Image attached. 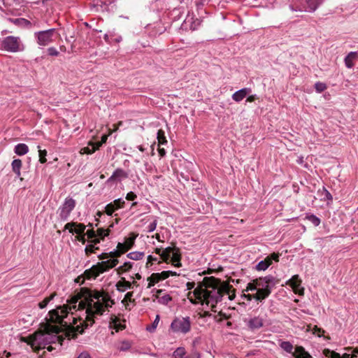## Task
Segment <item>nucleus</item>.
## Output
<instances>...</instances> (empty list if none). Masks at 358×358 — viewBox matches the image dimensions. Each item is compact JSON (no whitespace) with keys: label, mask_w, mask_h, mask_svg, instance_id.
<instances>
[{"label":"nucleus","mask_w":358,"mask_h":358,"mask_svg":"<svg viewBox=\"0 0 358 358\" xmlns=\"http://www.w3.org/2000/svg\"><path fill=\"white\" fill-rule=\"evenodd\" d=\"M78 358H92L90 354L87 352H83L80 354Z\"/></svg>","instance_id":"nucleus-60"},{"label":"nucleus","mask_w":358,"mask_h":358,"mask_svg":"<svg viewBox=\"0 0 358 358\" xmlns=\"http://www.w3.org/2000/svg\"><path fill=\"white\" fill-rule=\"evenodd\" d=\"M324 199L327 200H332L331 194L325 189H323Z\"/></svg>","instance_id":"nucleus-57"},{"label":"nucleus","mask_w":358,"mask_h":358,"mask_svg":"<svg viewBox=\"0 0 358 358\" xmlns=\"http://www.w3.org/2000/svg\"><path fill=\"white\" fill-rule=\"evenodd\" d=\"M157 224V218H154L153 221L149 224V225L147 227V231L150 233L155 230Z\"/></svg>","instance_id":"nucleus-44"},{"label":"nucleus","mask_w":358,"mask_h":358,"mask_svg":"<svg viewBox=\"0 0 358 358\" xmlns=\"http://www.w3.org/2000/svg\"><path fill=\"white\" fill-rule=\"evenodd\" d=\"M356 57V52H350L345 58V66L348 68V69H351L354 66V63H353V59L355 58Z\"/></svg>","instance_id":"nucleus-24"},{"label":"nucleus","mask_w":358,"mask_h":358,"mask_svg":"<svg viewBox=\"0 0 358 358\" xmlns=\"http://www.w3.org/2000/svg\"><path fill=\"white\" fill-rule=\"evenodd\" d=\"M57 34L55 29H50L45 31L35 32L34 36L36 40L38 45L41 46H47L54 41V38Z\"/></svg>","instance_id":"nucleus-7"},{"label":"nucleus","mask_w":358,"mask_h":358,"mask_svg":"<svg viewBox=\"0 0 358 358\" xmlns=\"http://www.w3.org/2000/svg\"><path fill=\"white\" fill-rule=\"evenodd\" d=\"M85 228V224L77 222H69L64 226V229H68L70 233H76L78 235L83 234Z\"/></svg>","instance_id":"nucleus-12"},{"label":"nucleus","mask_w":358,"mask_h":358,"mask_svg":"<svg viewBox=\"0 0 358 358\" xmlns=\"http://www.w3.org/2000/svg\"><path fill=\"white\" fill-rule=\"evenodd\" d=\"M144 256L143 252H132L127 255V257L133 260H139L141 259Z\"/></svg>","instance_id":"nucleus-36"},{"label":"nucleus","mask_w":358,"mask_h":358,"mask_svg":"<svg viewBox=\"0 0 358 358\" xmlns=\"http://www.w3.org/2000/svg\"><path fill=\"white\" fill-rule=\"evenodd\" d=\"M132 296H133V292H127L125 294L124 298V299L122 300V302L123 303H126L127 301H130V302L133 301L132 299H131Z\"/></svg>","instance_id":"nucleus-50"},{"label":"nucleus","mask_w":358,"mask_h":358,"mask_svg":"<svg viewBox=\"0 0 358 358\" xmlns=\"http://www.w3.org/2000/svg\"><path fill=\"white\" fill-rule=\"evenodd\" d=\"M308 219L316 227L320 224V220L314 215H310L308 216Z\"/></svg>","instance_id":"nucleus-46"},{"label":"nucleus","mask_w":358,"mask_h":358,"mask_svg":"<svg viewBox=\"0 0 358 358\" xmlns=\"http://www.w3.org/2000/svg\"><path fill=\"white\" fill-rule=\"evenodd\" d=\"M170 271H164L161 273H159L161 280L168 278L170 276Z\"/></svg>","instance_id":"nucleus-52"},{"label":"nucleus","mask_w":358,"mask_h":358,"mask_svg":"<svg viewBox=\"0 0 358 358\" xmlns=\"http://www.w3.org/2000/svg\"><path fill=\"white\" fill-rule=\"evenodd\" d=\"M113 304V300L105 292L83 288L80 293L71 296L67 300L66 305L50 310L48 314L49 320L52 323L67 327L72 322L73 324H76V317L72 316L69 317V313L73 315V311H80L82 314L78 317L80 320H83V316L85 320L81 323L82 327L76 326V331L82 334L84 331L83 326L85 328L91 327L94 323V319L102 315Z\"/></svg>","instance_id":"nucleus-1"},{"label":"nucleus","mask_w":358,"mask_h":358,"mask_svg":"<svg viewBox=\"0 0 358 358\" xmlns=\"http://www.w3.org/2000/svg\"><path fill=\"white\" fill-rule=\"evenodd\" d=\"M257 286H256V284H255V280H253L252 282H249L246 287V289H245V291L246 292H249V291H255L256 290L257 291Z\"/></svg>","instance_id":"nucleus-47"},{"label":"nucleus","mask_w":358,"mask_h":358,"mask_svg":"<svg viewBox=\"0 0 358 358\" xmlns=\"http://www.w3.org/2000/svg\"><path fill=\"white\" fill-rule=\"evenodd\" d=\"M132 268V264L131 262H125L123 265L118 267L117 273L119 274L127 272Z\"/></svg>","instance_id":"nucleus-34"},{"label":"nucleus","mask_w":358,"mask_h":358,"mask_svg":"<svg viewBox=\"0 0 358 358\" xmlns=\"http://www.w3.org/2000/svg\"><path fill=\"white\" fill-rule=\"evenodd\" d=\"M323 354L326 357H329V358H341V356L340 355V354H338L333 350H331L329 349H324L323 351Z\"/></svg>","instance_id":"nucleus-35"},{"label":"nucleus","mask_w":358,"mask_h":358,"mask_svg":"<svg viewBox=\"0 0 358 358\" xmlns=\"http://www.w3.org/2000/svg\"><path fill=\"white\" fill-rule=\"evenodd\" d=\"M109 253V257L113 259H117V257L121 256V254L120 253V251H117L116 249L114 251L110 252Z\"/></svg>","instance_id":"nucleus-51"},{"label":"nucleus","mask_w":358,"mask_h":358,"mask_svg":"<svg viewBox=\"0 0 358 358\" xmlns=\"http://www.w3.org/2000/svg\"><path fill=\"white\" fill-rule=\"evenodd\" d=\"M324 331L321 328L317 327V326H315L313 328V334H317L318 336H321V333H324Z\"/></svg>","instance_id":"nucleus-55"},{"label":"nucleus","mask_w":358,"mask_h":358,"mask_svg":"<svg viewBox=\"0 0 358 358\" xmlns=\"http://www.w3.org/2000/svg\"><path fill=\"white\" fill-rule=\"evenodd\" d=\"M280 346L283 350H285L287 352L292 353L293 356L295 357L294 353L296 352V348H295L294 352H293L294 346L290 342L282 341L280 343Z\"/></svg>","instance_id":"nucleus-21"},{"label":"nucleus","mask_w":358,"mask_h":358,"mask_svg":"<svg viewBox=\"0 0 358 358\" xmlns=\"http://www.w3.org/2000/svg\"><path fill=\"white\" fill-rule=\"evenodd\" d=\"M92 148L90 147H85L81 150L82 154H92L96 150L99 149V148L101 146V144L99 145H94L92 144Z\"/></svg>","instance_id":"nucleus-31"},{"label":"nucleus","mask_w":358,"mask_h":358,"mask_svg":"<svg viewBox=\"0 0 358 358\" xmlns=\"http://www.w3.org/2000/svg\"><path fill=\"white\" fill-rule=\"evenodd\" d=\"M14 151L17 155L22 156L28 152L29 148L24 143H19L15 145Z\"/></svg>","instance_id":"nucleus-20"},{"label":"nucleus","mask_w":358,"mask_h":358,"mask_svg":"<svg viewBox=\"0 0 358 358\" xmlns=\"http://www.w3.org/2000/svg\"><path fill=\"white\" fill-rule=\"evenodd\" d=\"M266 258L271 259V263L272 262V260L278 262L279 261V255L276 254V253H273L270 256L267 257Z\"/></svg>","instance_id":"nucleus-56"},{"label":"nucleus","mask_w":358,"mask_h":358,"mask_svg":"<svg viewBox=\"0 0 358 358\" xmlns=\"http://www.w3.org/2000/svg\"><path fill=\"white\" fill-rule=\"evenodd\" d=\"M255 284L257 288V289H269L264 278L255 279Z\"/></svg>","instance_id":"nucleus-33"},{"label":"nucleus","mask_w":358,"mask_h":358,"mask_svg":"<svg viewBox=\"0 0 358 358\" xmlns=\"http://www.w3.org/2000/svg\"><path fill=\"white\" fill-rule=\"evenodd\" d=\"M250 92V89L249 88H243L236 91L232 95V99L236 101L239 102L242 101L249 93Z\"/></svg>","instance_id":"nucleus-16"},{"label":"nucleus","mask_w":358,"mask_h":358,"mask_svg":"<svg viewBox=\"0 0 358 358\" xmlns=\"http://www.w3.org/2000/svg\"><path fill=\"white\" fill-rule=\"evenodd\" d=\"M247 324L252 330L261 328L264 324V320L260 317H255L248 320Z\"/></svg>","instance_id":"nucleus-14"},{"label":"nucleus","mask_w":358,"mask_h":358,"mask_svg":"<svg viewBox=\"0 0 358 358\" xmlns=\"http://www.w3.org/2000/svg\"><path fill=\"white\" fill-rule=\"evenodd\" d=\"M287 284L291 286L295 294L300 296H303L304 294V288L301 286V280L299 278L298 275L292 276V278L287 282Z\"/></svg>","instance_id":"nucleus-10"},{"label":"nucleus","mask_w":358,"mask_h":358,"mask_svg":"<svg viewBox=\"0 0 358 358\" xmlns=\"http://www.w3.org/2000/svg\"><path fill=\"white\" fill-rule=\"evenodd\" d=\"M171 329L174 333L185 334L191 329V322L189 317L175 318L171 324Z\"/></svg>","instance_id":"nucleus-6"},{"label":"nucleus","mask_w":358,"mask_h":358,"mask_svg":"<svg viewBox=\"0 0 358 358\" xmlns=\"http://www.w3.org/2000/svg\"><path fill=\"white\" fill-rule=\"evenodd\" d=\"M136 198V195L133 192H129L126 196V199L129 201H134Z\"/></svg>","instance_id":"nucleus-54"},{"label":"nucleus","mask_w":358,"mask_h":358,"mask_svg":"<svg viewBox=\"0 0 358 358\" xmlns=\"http://www.w3.org/2000/svg\"><path fill=\"white\" fill-rule=\"evenodd\" d=\"M1 49L10 53L23 52L25 50V45L20 36H6L1 40Z\"/></svg>","instance_id":"nucleus-4"},{"label":"nucleus","mask_w":358,"mask_h":358,"mask_svg":"<svg viewBox=\"0 0 358 358\" xmlns=\"http://www.w3.org/2000/svg\"><path fill=\"white\" fill-rule=\"evenodd\" d=\"M85 236H86L85 234H83L81 235H78V236H77L78 241L81 242L83 244H85L86 242Z\"/></svg>","instance_id":"nucleus-58"},{"label":"nucleus","mask_w":358,"mask_h":358,"mask_svg":"<svg viewBox=\"0 0 358 358\" xmlns=\"http://www.w3.org/2000/svg\"><path fill=\"white\" fill-rule=\"evenodd\" d=\"M110 327L115 329L116 331L124 328V327L120 323L118 319L116 317L112 319V321L110 322Z\"/></svg>","instance_id":"nucleus-29"},{"label":"nucleus","mask_w":358,"mask_h":358,"mask_svg":"<svg viewBox=\"0 0 358 358\" xmlns=\"http://www.w3.org/2000/svg\"><path fill=\"white\" fill-rule=\"evenodd\" d=\"M357 355L353 354V355H349V354H347V353H345L342 357L341 358H355L356 357Z\"/></svg>","instance_id":"nucleus-64"},{"label":"nucleus","mask_w":358,"mask_h":358,"mask_svg":"<svg viewBox=\"0 0 358 358\" xmlns=\"http://www.w3.org/2000/svg\"><path fill=\"white\" fill-rule=\"evenodd\" d=\"M157 138L158 141L159 145H164L167 143V141H166V138L165 136V133L162 129L158 130Z\"/></svg>","instance_id":"nucleus-30"},{"label":"nucleus","mask_w":358,"mask_h":358,"mask_svg":"<svg viewBox=\"0 0 358 358\" xmlns=\"http://www.w3.org/2000/svg\"><path fill=\"white\" fill-rule=\"evenodd\" d=\"M185 358H200V354L197 352H194L191 355L186 356Z\"/></svg>","instance_id":"nucleus-59"},{"label":"nucleus","mask_w":358,"mask_h":358,"mask_svg":"<svg viewBox=\"0 0 358 358\" xmlns=\"http://www.w3.org/2000/svg\"><path fill=\"white\" fill-rule=\"evenodd\" d=\"M117 251H120V253L122 255L125 252H127L129 249L128 247H127V245L124 243H119L117 245Z\"/></svg>","instance_id":"nucleus-45"},{"label":"nucleus","mask_w":358,"mask_h":358,"mask_svg":"<svg viewBox=\"0 0 358 358\" xmlns=\"http://www.w3.org/2000/svg\"><path fill=\"white\" fill-rule=\"evenodd\" d=\"M186 286H187V289L188 290L192 289L195 287V282H188L187 283Z\"/></svg>","instance_id":"nucleus-63"},{"label":"nucleus","mask_w":358,"mask_h":358,"mask_svg":"<svg viewBox=\"0 0 358 358\" xmlns=\"http://www.w3.org/2000/svg\"><path fill=\"white\" fill-rule=\"evenodd\" d=\"M271 293L270 289H257V292L255 294V299L257 301L262 302L263 300L266 299Z\"/></svg>","instance_id":"nucleus-17"},{"label":"nucleus","mask_w":358,"mask_h":358,"mask_svg":"<svg viewBox=\"0 0 358 358\" xmlns=\"http://www.w3.org/2000/svg\"><path fill=\"white\" fill-rule=\"evenodd\" d=\"M96 245L92 241H90V243L85 247L86 254L89 255L90 253H93L95 250H99V247H96Z\"/></svg>","instance_id":"nucleus-38"},{"label":"nucleus","mask_w":358,"mask_h":358,"mask_svg":"<svg viewBox=\"0 0 358 358\" xmlns=\"http://www.w3.org/2000/svg\"><path fill=\"white\" fill-rule=\"evenodd\" d=\"M110 234V229H105L103 228H99L96 230V238H99V242L101 240H103L106 236H108Z\"/></svg>","instance_id":"nucleus-28"},{"label":"nucleus","mask_w":358,"mask_h":358,"mask_svg":"<svg viewBox=\"0 0 358 358\" xmlns=\"http://www.w3.org/2000/svg\"><path fill=\"white\" fill-rule=\"evenodd\" d=\"M159 315H157L156 316L155 320L152 322V325L147 327L146 329L150 332L154 331L155 330V329L157 328V327L159 324Z\"/></svg>","instance_id":"nucleus-40"},{"label":"nucleus","mask_w":358,"mask_h":358,"mask_svg":"<svg viewBox=\"0 0 358 358\" xmlns=\"http://www.w3.org/2000/svg\"><path fill=\"white\" fill-rule=\"evenodd\" d=\"M114 206H115L113 204V203H110L106 205L105 211L107 215H111L116 210Z\"/></svg>","instance_id":"nucleus-43"},{"label":"nucleus","mask_w":358,"mask_h":358,"mask_svg":"<svg viewBox=\"0 0 358 358\" xmlns=\"http://www.w3.org/2000/svg\"><path fill=\"white\" fill-rule=\"evenodd\" d=\"M55 294H52L50 296L45 298L41 302L38 303V306L41 309H43L47 306L48 303L54 299Z\"/></svg>","instance_id":"nucleus-37"},{"label":"nucleus","mask_w":358,"mask_h":358,"mask_svg":"<svg viewBox=\"0 0 358 358\" xmlns=\"http://www.w3.org/2000/svg\"><path fill=\"white\" fill-rule=\"evenodd\" d=\"M264 279L270 289L279 282V280L272 275L265 276Z\"/></svg>","instance_id":"nucleus-26"},{"label":"nucleus","mask_w":358,"mask_h":358,"mask_svg":"<svg viewBox=\"0 0 358 358\" xmlns=\"http://www.w3.org/2000/svg\"><path fill=\"white\" fill-rule=\"evenodd\" d=\"M117 263L118 260L117 259L102 261L92 266L90 269L86 270L85 274L87 278H96L101 273L108 271L110 268H114Z\"/></svg>","instance_id":"nucleus-5"},{"label":"nucleus","mask_w":358,"mask_h":358,"mask_svg":"<svg viewBox=\"0 0 358 358\" xmlns=\"http://www.w3.org/2000/svg\"><path fill=\"white\" fill-rule=\"evenodd\" d=\"M294 355L295 358H313L301 346H297Z\"/></svg>","instance_id":"nucleus-19"},{"label":"nucleus","mask_w":358,"mask_h":358,"mask_svg":"<svg viewBox=\"0 0 358 358\" xmlns=\"http://www.w3.org/2000/svg\"><path fill=\"white\" fill-rule=\"evenodd\" d=\"M61 329L62 328L59 326L48 324L43 331H36L34 334L24 338L22 341L30 345L33 350H39L45 348L47 345L57 341L59 339L57 334Z\"/></svg>","instance_id":"nucleus-3"},{"label":"nucleus","mask_w":358,"mask_h":358,"mask_svg":"<svg viewBox=\"0 0 358 358\" xmlns=\"http://www.w3.org/2000/svg\"><path fill=\"white\" fill-rule=\"evenodd\" d=\"M231 286L227 282H222L213 276L205 277L189 294V299L192 303L206 304L213 309L224 294H228L230 300L234 299L235 295H231Z\"/></svg>","instance_id":"nucleus-2"},{"label":"nucleus","mask_w":358,"mask_h":358,"mask_svg":"<svg viewBox=\"0 0 358 358\" xmlns=\"http://www.w3.org/2000/svg\"><path fill=\"white\" fill-rule=\"evenodd\" d=\"M13 171L17 175L20 176V169L22 167V161L19 159H14L11 164Z\"/></svg>","instance_id":"nucleus-22"},{"label":"nucleus","mask_w":358,"mask_h":358,"mask_svg":"<svg viewBox=\"0 0 358 358\" xmlns=\"http://www.w3.org/2000/svg\"><path fill=\"white\" fill-rule=\"evenodd\" d=\"M75 206L76 201L73 199L71 197L66 198L63 204L58 209L59 218L63 221L67 220Z\"/></svg>","instance_id":"nucleus-9"},{"label":"nucleus","mask_w":358,"mask_h":358,"mask_svg":"<svg viewBox=\"0 0 358 358\" xmlns=\"http://www.w3.org/2000/svg\"><path fill=\"white\" fill-rule=\"evenodd\" d=\"M160 275H159V273H152L150 277L148 278V288H150L151 287L154 286L156 283L161 281Z\"/></svg>","instance_id":"nucleus-23"},{"label":"nucleus","mask_w":358,"mask_h":358,"mask_svg":"<svg viewBox=\"0 0 358 358\" xmlns=\"http://www.w3.org/2000/svg\"><path fill=\"white\" fill-rule=\"evenodd\" d=\"M113 204L115 206V208L116 210L119 209V208H123L124 206V204L125 203V201L124 200H123L122 199H115L113 202H112Z\"/></svg>","instance_id":"nucleus-42"},{"label":"nucleus","mask_w":358,"mask_h":358,"mask_svg":"<svg viewBox=\"0 0 358 358\" xmlns=\"http://www.w3.org/2000/svg\"><path fill=\"white\" fill-rule=\"evenodd\" d=\"M271 265V259L266 258L264 260L259 262L256 265V269L258 271H265Z\"/></svg>","instance_id":"nucleus-25"},{"label":"nucleus","mask_w":358,"mask_h":358,"mask_svg":"<svg viewBox=\"0 0 358 358\" xmlns=\"http://www.w3.org/2000/svg\"><path fill=\"white\" fill-rule=\"evenodd\" d=\"M48 55H50V56H58L59 52V51L54 47H50L49 48H48Z\"/></svg>","instance_id":"nucleus-49"},{"label":"nucleus","mask_w":358,"mask_h":358,"mask_svg":"<svg viewBox=\"0 0 358 358\" xmlns=\"http://www.w3.org/2000/svg\"><path fill=\"white\" fill-rule=\"evenodd\" d=\"M116 287L119 292H123L126 289L131 288V283L127 281L124 278H122L120 280L116 283Z\"/></svg>","instance_id":"nucleus-18"},{"label":"nucleus","mask_w":358,"mask_h":358,"mask_svg":"<svg viewBox=\"0 0 358 358\" xmlns=\"http://www.w3.org/2000/svg\"><path fill=\"white\" fill-rule=\"evenodd\" d=\"M38 155H39V161L41 163L44 164L46 162L47 159L45 156L47 155V151L45 150H41V147L38 145Z\"/></svg>","instance_id":"nucleus-39"},{"label":"nucleus","mask_w":358,"mask_h":358,"mask_svg":"<svg viewBox=\"0 0 358 358\" xmlns=\"http://www.w3.org/2000/svg\"><path fill=\"white\" fill-rule=\"evenodd\" d=\"M85 235L94 244L99 243V238H96V231H95L94 229L87 230Z\"/></svg>","instance_id":"nucleus-27"},{"label":"nucleus","mask_w":358,"mask_h":358,"mask_svg":"<svg viewBox=\"0 0 358 358\" xmlns=\"http://www.w3.org/2000/svg\"><path fill=\"white\" fill-rule=\"evenodd\" d=\"M185 350L182 347L178 348L173 353V357L174 358H185Z\"/></svg>","instance_id":"nucleus-32"},{"label":"nucleus","mask_w":358,"mask_h":358,"mask_svg":"<svg viewBox=\"0 0 358 358\" xmlns=\"http://www.w3.org/2000/svg\"><path fill=\"white\" fill-rule=\"evenodd\" d=\"M156 297L158 299L159 303L163 305H167L172 300L170 295L164 293L162 289L157 291Z\"/></svg>","instance_id":"nucleus-15"},{"label":"nucleus","mask_w":358,"mask_h":358,"mask_svg":"<svg viewBox=\"0 0 358 358\" xmlns=\"http://www.w3.org/2000/svg\"><path fill=\"white\" fill-rule=\"evenodd\" d=\"M99 259L101 260L107 259L109 257V253H102L100 255H99Z\"/></svg>","instance_id":"nucleus-61"},{"label":"nucleus","mask_w":358,"mask_h":358,"mask_svg":"<svg viewBox=\"0 0 358 358\" xmlns=\"http://www.w3.org/2000/svg\"><path fill=\"white\" fill-rule=\"evenodd\" d=\"M171 257V261L175 266L180 267L181 266V257L178 248L168 247L162 250L161 258L164 262L168 263Z\"/></svg>","instance_id":"nucleus-8"},{"label":"nucleus","mask_w":358,"mask_h":358,"mask_svg":"<svg viewBox=\"0 0 358 358\" xmlns=\"http://www.w3.org/2000/svg\"><path fill=\"white\" fill-rule=\"evenodd\" d=\"M134 239L135 238H129L126 240L125 244L127 245V247H128V249L129 250L134 243Z\"/></svg>","instance_id":"nucleus-53"},{"label":"nucleus","mask_w":358,"mask_h":358,"mask_svg":"<svg viewBox=\"0 0 358 358\" xmlns=\"http://www.w3.org/2000/svg\"><path fill=\"white\" fill-rule=\"evenodd\" d=\"M127 178H128V173L124 170L122 169H117L108 178V181H121Z\"/></svg>","instance_id":"nucleus-13"},{"label":"nucleus","mask_w":358,"mask_h":358,"mask_svg":"<svg viewBox=\"0 0 358 358\" xmlns=\"http://www.w3.org/2000/svg\"><path fill=\"white\" fill-rule=\"evenodd\" d=\"M157 260V257H153L152 255H149L148 257L147 265L148 264H152L153 262H156Z\"/></svg>","instance_id":"nucleus-62"},{"label":"nucleus","mask_w":358,"mask_h":358,"mask_svg":"<svg viewBox=\"0 0 358 358\" xmlns=\"http://www.w3.org/2000/svg\"><path fill=\"white\" fill-rule=\"evenodd\" d=\"M315 88L317 92L321 93L327 89V85L323 83L317 82L315 84Z\"/></svg>","instance_id":"nucleus-41"},{"label":"nucleus","mask_w":358,"mask_h":358,"mask_svg":"<svg viewBox=\"0 0 358 358\" xmlns=\"http://www.w3.org/2000/svg\"><path fill=\"white\" fill-rule=\"evenodd\" d=\"M131 347V344L128 341H122L121 345L119 347L120 350L126 351Z\"/></svg>","instance_id":"nucleus-48"},{"label":"nucleus","mask_w":358,"mask_h":358,"mask_svg":"<svg viewBox=\"0 0 358 358\" xmlns=\"http://www.w3.org/2000/svg\"><path fill=\"white\" fill-rule=\"evenodd\" d=\"M306 7L304 9L301 8H294L292 6H290V8L292 11H307V12H314L319 7V6L322 3L323 0H305Z\"/></svg>","instance_id":"nucleus-11"}]
</instances>
